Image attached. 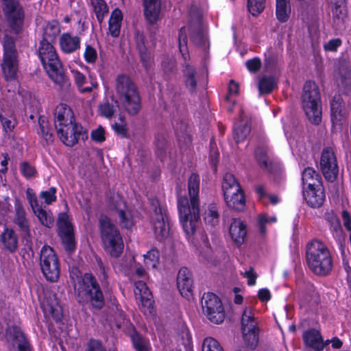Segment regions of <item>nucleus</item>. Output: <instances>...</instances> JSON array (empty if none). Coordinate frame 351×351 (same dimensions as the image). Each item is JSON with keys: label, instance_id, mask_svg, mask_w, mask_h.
Segmentation results:
<instances>
[{"label": "nucleus", "instance_id": "1", "mask_svg": "<svg viewBox=\"0 0 351 351\" xmlns=\"http://www.w3.org/2000/svg\"><path fill=\"white\" fill-rule=\"evenodd\" d=\"M199 176L196 173H193L189 177L188 181L190 203L186 197H180L178 202L180 220L185 233L188 236H191L195 233L197 223L199 219Z\"/></svg>", "mask_w": 351, "mask_h": 351}, {"label": "nucleus", "instance_id": "2", "mask_svg": "<svg viewBox=\"0 0 351 351\" xmlns=\"http://www.w3.org/2000/svg\"><path fill=\"white\" fill-rule=\"evenodd\" d=\"M38 56L49 77L61 89L67 88L70 82L63 69L55 47L51 43L42 40Z\"/></svg>", "mask_w": 351, "mask_h": 351}, {"label": "nucleus", "instance_id": "3", "mask_svg": "<svg viewBox=\"0 0 351 351\" xmlns=\"http://www.w3.org/2000/svg\"><path fill=\"white\" fill-rule=\"evenodd\" d=\"M117 102L130 114L135 115L141 108V101L137 86L127 75H119L115 80Z\"/></svg>", "mask_w": 351, "mask_h": 351}, {"label": "nucleus", "instance_id": "4", "mask_svg": "<svg viewBox=\"0 0 351 351\" xmlns=\"http://www.w3.org/2000/svg\"><path fill=\"white\" fill-rule=\"evenodd\" d=\"M306 261L313 272L326 275L332 269V261L328 247L319 240H313L306 245Z\"/></svg>", "mask_w": 351, "mask_h": 351}, {"label": "nucleus", "instance_id": "5", "mask_svg": "<svg viewBox=\"0 0 351 351\" xmlns=\"http://www.w3.org/2000/svg\"><path fill=\"white\" fill-rule=\"evenodd\" d=\"M99 222L104 250L111 256L119 257L124 248L123 239L119 230L106 215H101Z\"/></svg>", "mask_w": 351, "mask_h": 351}, {"label": "nucleus", "instance_id": "6", "mask_svg": "<svg viewBox=\"0 0 351 351\" xmlns=\"http://www.w3.org/2000/svg\"><path fill=\"white\" fill-rule=\"evenodd\" d=\"M76 280L74 287L79 302L90 301L94 307L101 308L104 304V297L93 275L86 273L82 276H77Z\"/></svg>", "mask_w": 351, "mask_h": 351}, {"label": "nucleus", "instance_id": "7", "mask_svg": "<svg viewBox=\"0 0 351 351\" xmlns=\"http://www.w3.org/2000/svg\"><path fill=\"white\" fill-rule=\"evenodd\" d=\"M3 54L1 62V68L5 80L7 82L17 84V73L19 71V54L14 39L5 34L2 39Z\"/></svg>", "mask_w": 351, "mask_h": 351}, {"label": "nucleus", "instance_id": "8", "mask_svg": "<svg viewBox=\"0 0 351 351\" xmlns=\"http://www.w3.org/2000/svg\"><path fill=\"white\" fill-rule=\"evenodd\" d=\"M319 101V93L315 84L312 82H306L303 87V108L308 120L315 125L319 124L322 121Z\"/></svg>", "mask_w": 351, "mask_h": 351}, {"label": "nucleus", "instance_id": "9", "mask_svg": "<svg viewBox=\"0 0 351 351\" xmlns=\"http://www.w3.org/2000/svg\"><path fill=\"white\" fill-rule=\"evenodd\" d=\"M40 265L45 278L51 282L58 280L60 276L59 261L54 250L45 245L40 252Z\"/></svg>", "mask_w": 351, "mask_h": 351}, {"label": "nucleus", "instance_id": "10", "mask_svg": "<svg viewBox=\"0 0 351 351\" xmlns=\"http://www.w3.org/2000/svg\"><path fill=\"white\" fill-rule=\"evenodd\" d=\"M202 308L208 319L215 323H221L225 317L223 308L220 299L215 294H204L202 300Z\"/></svg>", "mask_w": 351, "mask_h": 351}, {"label": "nucleus", "instance_id": "11", "mask_svg": "<svg viewBox=\"0 0 351 351\" xmlns=\"http://www.w3.org/2000/svg\"><path fill=\"white\" fill-rule=\"evenodd\" d=\"M320 166L322 172L327 180L332 182L337 178L339 167L336 155L332 147H326L323 150Z\"/></svg>", "mask_w": 351, "mask_h": 351}, {"label": "nucleus", "instance_id": "12", "mask_svg": "<svg viewBox=\"0 0 351 351\" xmlns=\"http://www.w3.org/2000/svg\"><path fill=\"white\" fill-rule=\"evenodd\" d=\"M27 199L34 214L37 217L39 222L47 228H51L54 224V217L52 213L49 210H45L38 204V200L36 194L32 189H27L26 190Z\"/></svg>", "mask_w": 351, "mask_h": 351}, {"label": "nucleus", "instance_id": "13", "mask_svg": "<svg viewBox=\"0 0 351 351\" xmlns=\"http://www.w3.org/2000/svg\"><path fill=\"white\" fill-rule=\"evenodd\" d=\"M152 223L156 239L162 241L169 235V224L168 217L165 210L158 206L152 215Z\"/></svg>", "mask_w": 351, "mask_h": 351}, {"label": "nucleus", "instance_id": "14", "mask_svg": "<svg viewBox=\"0 0 351 351\" xmlns=\"http://www.w3.org/2000/svg\"><path fill=\"white\" fill-rule=\"evenodd\" d=\"M3 11L13 30L18 32L23 24V12L17 0H2Z\"/></svg>", "mask_w": 351, "mask_h": 351}, {"label": "nucleus", "instance_id": "15", "mask_svg": "<svg viewBox=\"0 0 351 351\" xmlns=\"http://www.w3.org/2000/svg\"><path fill=\"white\" fill-rule=\"evenodd\" d=\"M134 294L138 302L139 307L144 314H152L154 308V301L152 293L143 281L135 283Z\"/></svg>", "mask_w": 351, "mask_h": 351}, {"label": "nucleus", "instance_id": "16", "mask_svg": "<svg viewBox=\"0 0 351 351\" xmlns=\"http://www.w3.org/2000/svg\"><path fill=\"white\" fill-rule=\"evenodd\" d=\"M110 209L119 218L120 225L124 228H131L134 221L131 213L128 210L123 199L119 195L113 197L110 205Z\"/></svg>", "mask_w": 351, "mask_h": 351}, {"label": "nucleus", "instance_id": "17", "mask_svg": "<svg viewBox=\"0 0 351 351\" xmlns=\"http://www.w3.org/2000/svg\"><path fill=\"white\" fill-rule=\"evenodd\" d=\"M335 80L339 90L343 93L351 88V64L346 61H339L335 69Z\"/></svg>", "mask_w": 351, "mask_h": 351}, {"label": "nucleus", "instance_id": "18", "mask_svg": "<svg viewBox=\"0 0 351 351\" xmlns=\"http://www.w3.org/2000/svg\"><path fill=\"white\" fill-rule=\"evenodd\" d=\"M83 128L80 125L74 123L66 127L57 130L58 135L61 141L66 146L75 145L82 135Z\"/></svg>", "mask_w": 351, "mask_h": 351}, {"label": "nucleus", "instance_id": "19", "mask_svg": "<svg viewBox=\"0 0 351 351\" xmlns=\"http://www.w3.org/2000/svg\"><path fill=\"white\" fill-rule=\"evenodd\" d=\"M75 122L72 110L66 104L57 106L54 112V123L56 130L71 125Z\"/></svg>", "mask_w": 351, "mask_h": 351}, {"label": "nucleus", "instance_id": "20", "mask_svg": "<svg viewBox=\"0 0 351 351\" xmlns=\"http://www.w3.org/2000/svg\"><path fill=\"white\" fill-rule=\"evenodd\" d=\"M177 286L180 294L186 298L192 295L193 280L190 271L186 268H181L177 276Z\"/></svg>", "mask_w": 351, "mask_h": 351}, {"label": "nucleus", "instance_id": "21", "mask_svg": "<svg viewBox=\"0 0 351 351\" xmlns=\"http://www.w3.org/2000/svg\"><path fill=\"white\" fill-rule=\"evenodd\" d=\"M6 339L8 341H12L13 346H16V351H30L24 334L17 326H11L7 329Z\"/></svg>", "mask_w": 351, "mask_h": 351}, {"label": "nucleus", "instance_id": "22", "mask_svg": "<svg viewBox=\"0 0 351 351\" xmlns=\"http://www.w3.org/2000/svg\"><path fill=\"white\" fill-rule=\"evenodd\" d=\"M303 195L306 203L313 208L321 206L325 200V193L323 186L311 188L304 187Z\"/></svg>", "mask_w": 351, "mask_h": 351}, {"label": "nucleus", "instance_id": "23", "mask_svg": "<svg viewBox=\"0 0 351 351\" xmlns=\"http://www.w3.org/2000/svg\"><path fill=\"white\" fill-rule=\"evenodd\" d=\"M14 210V223L19 227V230L23 236H29L30 228L29 221L26 217L25 210L19 199L15 200Z\"/></svg>", "mask_w": 351, "mask_h": 351}, {"label": "nucleus", "instance_id": "24", "mask_svg": "<svg viewBox=\"0 0 351 351\" xmlns=\"http://www.w3.org/2000/svg\"><path fill=\"white\" fill-rule=\"evenodd\" d=\"M229 232L233 241L240 245L244 242L246 237V224L239 219H233L230 226Z\"/></svg>", "mask_w": 351, "mask_h": 351}, {"label": "nucleus", "instance_id": "25", "mask_svg": "<svg viewBox=\"0 0 351 351\" xmlns=\"http://www.w3.org/2000/svg\"><path fill=\"white\" fill-rule=\"evenodd\" d=\"M81 40L77 36L64 33L59 39L60 49L65 53H72L80 48Z\"/></svg>", "mask_w": 351, "mask_h": 351}, {"label": "nucleus", "instance_id": "26", "mask_svg": "<svg viewBox=\"0 0 351 351\" xmlns=\"http://www.w3.org/2000/svg\"><path fill=\"white\" fill-rule=\"evenodd\" d=\"M143 5L146 19L151 23H156L160 16V0H143Z\"/></svg>", "mask_w": 351, "mask_h": 351}, {"label": "nucleus", "instance_id": "27", "mask_svg": "<svg viewBox=\"0 0 351 351\" xmlns=\"http://www.w3.org/2000/svg\"><path fill=\"white\" fill-rule=\"evenodd\" d=\"M303 339L305 344L315 350H322L324 344L319 332L315 329L307 330L303 334Z\"/></svg>", "mask_w": 351, "mask_h": 351}, {"label": "nucleus", "instance_id": "28", "mask_svg": "<svg viewBox=\"0 0 351 351\" xmlns=\"http://www.w3.org/2000/svg\"><path fill=\"white\" fill-rule=\"evenodd\" d=\"M303 188L319 187L322 186L319 174L313 168L307 167L304 169L302 175Z\"/></svg>", "mask_w": 351, "mask_h": 351}, {"label": "nucleus", "instance_id": "29", "mask_svg": "<svg viewBox=\"0 0 351 351\" xmlns=\"http://www.w3.org/2000/svg\"><path fill=\"white\" fill-rule=\"evenodd\" d=\"M1 242L3 247L10 252H15L18 247V238L12 228H5L1 234Z\"/></svg>", "mask_w": 351, "mask_h": 351}, {"label": "nucleus", "instance_id": "30", "mask_svg": "<svg viewBox=\"0 0 351 351\" xmlns=\"http://www.w3.org/2000/svg\"><path fill=\"white\" fill-rule=\"evenodd\" d=\"M123 20V14L121 11L116 8L110 14V17L108 21V30L110 34L113 37L119 36L120 34V29L121 26V22Z\"/></svg>", "mask_w": 351, "mask_h": 351}, {"label": "nucleus", "instance_id": "31", "mask_svg": "<svg viewBox=\"0 0 351 351\" xmlns=\"http://www.w3.org/2000/svg\"><path fill=\"white\" fill-rule=\"evenodd\" d=\"M232 193L230 195V199L228 198V196H224L226 204L230 208L237 210H243L245 206V200L241 188H240V190H236L235 192H232Z\"/></svg>", "mask_w": 351, "mask_h": 351}, {"label": "nucleus", "instance_id": "32", "mask_svg": "<svg viewBox=\"0 0 351 351\" xmlns=\"http://www.w3.org/2000/svg\"><path fill=\"white\" fill-rule=\"evenodd\" d=\"M240 188L239 182L232 173H227L224 175L222 182L223 196H228V198L230 199V195L233 194L232 192L240 190Z\"/></svg>", "mask_w": 351, "mask_h": 351}, {"label": "nucleus", "instance_id": "33", "mask_svg": "<svg viewBox=\"0 0 351 351\" xmlns=\"http://www.w3.org/2000/svg\"><path fill=\"white\" fill-rule=\"evenodd\" d=\"M291 10L290 0H276V15L280 22L288 21Z\"/></svg>", "mask_w": 351, "mask_h": 351}, {"label": "nucleus", "instance_id": "34", "mask_svg": "<svg viewBox=\"0 0 351 351\" xmlns=\"http://www.w3.org/2000/svg\"><path fill=\"white\" fill-rule=\"evenodd\" d=\"M183 75L186 88L191 92L194 91L197 83V73L194 67L186 64L183 69Z\"/></svg>", "mask_w": 351, "mask_h": 351}, {"label": "nucleus", "instance_id": "35", "mask_svg": "<svg viewBox=\"0 0 351 351\" xmlns=\"http://www.w3.org/2000/svg\"><path fill=\"white\" fill-rule=\"evenodd\" d=\"M331 121L333 125H340L343 118L342 103L340 98L335 97L331 101Z\"/></svg>", "mask_w": 351, "mask_h": 351}, {"label": "nucleus", "instance_id": "36", "mask_svg": "<svg viewBox=\"0 0 351 351\" xmlns=\"http://www.w3.org/2000/svg\"><path fill=\"white\" fill-rule=\"evenodd\" d=\"M241 328H258V322L254 317V310L251 306H246L241 319Z\"/></svg>", "mask_w": 351, "mask_h": 351}, {"label": "nucleus", "instance_id": "37", "mask_svg": "<svg viewBox=\"0 0 351 351\" xmlns=\"http://www.w3.org/2000/svg\"><path fill=\"white\" fill-rule=\"evenodd\" d=\"M241 331L245 343L252 349L255 348L258 342V328H241Z\"/></svg>", "mask_w": 351, "mask_h": 351}, {"label": "nucleus", "instance_id": "38", "mask_svg": "<svg viewBox=\"0 0 351 351\" xmlns=\"http://www.w3.org/2000/svg\"><path fill=\"white\" fill-rule=\"evenodd\" d=\"M60 23L56 21H52L45 26L43 40H46L51 43L60 34Z\"/></svg>", "mask_w": 351, "mask_h": 351}, {"label": "nucleus", "instance_id": "39", "mask_svg": "<svg viewBox=\"0 0 351 351\" xmlns=\"http://www.w3.org/2000/svg\"><path fill=\"white\" fill-rule=\"evenodd\" d=\"M71 73L73 74L75 84H77L81 93H90L94 88H97V83H93L90 86H84V85L86 83V78L85 75L77 70H72Z\"/></svg>", "mask_w": 351, "mask_h": 351}, {"label": "nucleus", "instance_id": "40", "mask_svg": "<svg viewBox=\"0 0 351 351\" xmlns=\"http://www.w3.org/2000/svg\"><path fill=\"white\" fill-rule=\"evenodd\" d=\"M93 10L97 19L101 23L108 13V7L104 0H90Z\"/></svg>", "mask_w": 351, "mask_h": 351}, {"label": "nucleus", "instance_id": "41", "mask_svg": "<svg viewBox=\"0 0 351 351\" xmlns=\"http://www.w3.org/2000/svg\"><path fill=\"white\" fill-rule=\"evenodd\" d=\"M57 224L59 235L73 232V226L66 213H61L59 214Z\"/></svg>", "mask_w": 351, "mask_h": 351}, {"label": "nucleus", "instance_id": "42", "mask_svg": "<svg viewBox=\"0 0 351 351\" xmlns=\"http://www.w3.org/2000/svg\"><path fill=\"white\" fill-rule=\"evenodd\" d=\"M203 216L205 222L212 226H215L219 222L218 210L214 204H210L208 206Z\"/></svg>", "mask_w": 351, "mask_h": 351}, {"label": "nucleus", "instance_id": "43", "mask_svg": "<svg viewBox=\"0 0 351 351\" xmlns=\"http://www.w3.org/2000/svg\"><path fill=\"white\" fill-rule=\"evenodd\" d=\"M250 126L247 123H237L234 128V138L237 143L244 141L250 132Z\"/></svg>", "mask_w": 351, "mask_h": 351}, {"label": "nucleus", "instance_id": "44", "mask_svg": "<svg viewBox=\"0 0 351 351\" xmlns=\"http://www.w3.org/2000/svg\"><path fill=\"white\" fill-rule=\"evenodd\" d=\"M334 16L340 19L346 15L344 0H328Z\"/></svg>", "mask_w": 351, "mask_h": 351}, {"label": "nucleus", "instance_id": "45", "mask_svg": "<svg viewBox=\"0 0 351 351\" xmlns=\"http://www.w3.org/2000/svg\"><path fill=\"white\" fill-rule=\"evenodd\" d=\"M275 79L272 77H264L261 79L258 84V89L261 94L271 93L276 86Z\"/></svg>", "mask_w": 351, "mask_h": 351}, {"label": "nucleus", "instance_id": "46", "mask_svg": "<svg viewBox=\"0 0 351 351\" xmlns=\"http://www.w3.org/2000/svg\"><path fill=\"white\" fill-rule=\"evenodd\" d=\"M255 157L262 168L268 169L271 166V161L267 155V149L264 147H258L255 150Z\"/></svg>", "mask_w": 351, "mask_h": 351}, {"label": "nucleus", "instance_id": "47", "mask_svg": "<svg viewBox=\"0 0 351 351\" xmlns=\"http://www.w3.org/2000/svg\"><path fill=\"white\" fill-rule=\"evenodd\" d=\"M276 220L275 216H269L266 213L260 214L257 218L259 232L264 235L266 233V224L274 223Z\"/></svg>", "mask_w": 351, "mask_h": 351}, {"label": "nucleus", "instance_id": "48", "mask_svg": "<svg viewBox=\"0 0 351 351\" xmlns=\"http://www.w3.org/2000/svg\"><path fill=\"white\" fill-rule=\"evenodd\" d=\"M137 47L140 53L143 65L146 70H148L152 65V58L151 55L147 53L143 43H138Z\"/></svg>", "mask_w": 351, "mask_h": 351}, {"label": "nucleus", "instance_id": "49", "mask_svg": "<svg viewBox=\"0 0 351 351\" xmlns=\"http://www.w3.org/2000/svg\"><path fill=\"white\" fill-rule=\"evenodd\" d=\"M202 351H223L220 343L213 337L204 339L202 346Z\"/></svg>", "mask_w": 351, "mask_h": 351}, {"label": "nucleus", "instance_id": "50", "mask_svg": "<svg viewBox=\"0 0 351 351\" xmlns=\"http://www.w3.org/2000/svg\"><path fill=\"white\" fill-rule=\"evenodd\" d=\"M66 251L71 253L75 250L76 244L73 232L59 235Z\"/></svg>", "mask_w": 351, "mask_h": 351}, {"label": "nucleus", "instance_id": "51", "mask_svg": "<svg viewBox=\"0 0 351 351\" xmlns=\"http://www.w3.org/2000/svg\"><path fill=\"white\" fill-rule=\"evenodd\" d=\"M179 49L183 58L187 60L189 58L188 48L186 46V35L184 27H182L179 32L178 36Z\"/></svg>", "mask_w": 351, "mask_h": 351}, {"label": "nucleus", "instance_id": "52", "mask_svg": "<svg viewBox=\"0 0 351 351\" xmlns=\"http://www.w3.org/2000/svg\"><path fill=\"white\" fill-rule=\"evenodd\" d=\"M265 0H248L247 7L249 12L253 15L256 16L262 12L265 8Z\"/></svg>", "mask_w": 351, "mask_h": 351}, {"label": "nucleus", "instance_id": "53", "mask_svg": "<svg viewBox=\"0 0 351 351\" xmlns=\"http://www.w3.org/2000/svg\"><path fill=\"white\" fill-rule=\"evenodd\" d=\"M329 223L333 236L339 241H341L342 239V228L339 220L336 216H332L329 219Z\"/></svg>", "mask_w": 351, "mask_h": 351}, {"label": "nucleus", "instance_id": "54", "mask_svg": "<svg viewBox=\"0 0 351 351\" xmlns=\"http://www.w3.org/2000/svg\"><path fill=\"white\" fill-rule=\"evenodd\" d=\"M144 257L145 263L147 267L155 268L158 263L159 252L156 250H151Z\"/></svg>", "mask_w": 351, "mask_h": 351}, {"label": "nucleus", "instance_id": "55", "mask_svg": "<svg viewBox=\"0 0 351 351\" xmlns=\"http://www.w3.org/2000/svg\"><path fill=\"white\" fill-rule=\"evenodd\" d=\"M20 170L23 176L27 179L36 177L37 173L35 167L27 162H23L20 165Z\"/></svg>", "mask_w": 351, "mask_h": 351}, {"label": "nucleus", "instance_id": "56", "mask_svg": "<svg viewBox=\"0 0 351 351\" xmlns=\"http://www.w3.org/2000/svg\"><path fill=\"white\" fill-rule=\"evenodd\" d=\"M202 243L199 244L197 250L200 255L204 258H208L212 254V249L206 237H202Z\"/></svg>", "mask_w": 351, "mask_h": 351}, {"label": "nucleus", "instance_id": "57", "mask_svg": "<svg viewBox=\"0 0 351 351\" xmlns=\"http://www.w3.org/2000/svg\"><path fill=\"white\" fill-rule=\"evenodd\" d=\"M162 68L164 73L170 75L176 69V60L173 58L165 57L162 61Z\"/></svg>", "mask_w": 351, "mask_h": 351}, {"label": "nucleus", "instance_id": "58", "mask_svg": "<svg viewBox=\"0 0 351 351\" xmlns=\"http://www.w3.org/2000/svg\"><path fill=\"white\" fill-rule=\"evenodd\" d=\"M191 40L193 43L198 47L208 46V40L205 33L203 31H198L193 33L191 35Z\"/></svg>", "mask_w": 351, "mask_h": 351}, {"label": "nucleus", "instance_id": "59", "mask_svg": "<svg viewBox=\"0 0 351 351\" xmlns=\"http://www.w3.org/2000/svg\"><path fill=\"white\" fill-rule=\"evenodd\" d=\"M132 341L136 351H149V342L139 335H134Z\"/></svg>", "mask_w": 351, "mask_h": 351}, {"label": "nucleus", "instance_id": "60", "mask_svg": "<svg viewBox=\"0 0 351 351\" xmlns=\"http://www.w3.org/2000/svg\"><path fill=\"white\" fill-rule=\"evenodd\" d=\"M239 94V84L234 80H230L228 86V94L226 96V101L234 103V96Z\"/></svg>", "mask_w": 351, "mask_h": 351}, {"label": "nucleus", "instance_id": "61", "mask_svg": "<svg viewBox=\"0 0 351 351\" xmlns=\"http://www.w3.org/2000/svg\"><path fill=\"white\" fill-rule=\"evenodd\" d=\"M84 57L87 63H95L97 60V53L96 49L92 46L87 45L84 53Z\"/></svg>", "mask_w": 351, "mask_h": 351}, {"label": "nucleus", "instance_id": "62", "mask_svg": "<svg viewBox=\"0 0 351 351\" xmlns=\"http://www.w3.org/2000/svg\"><path fill=\"white\" fill-rule=\"evenodd\" d=\"M56 188L51 187L49 191H42L40 193V197L44 199L46 204L49 205L56 200Z\"/></svg>", "mask_w": 351, "mask_h": 351}, {"label": "nucleus", "instance_id": "63", "mask_svg": "<svg viewBox=\"0 0 351 351\" xmlns=\"http://www.w3.org/2000/svg\"><path fill=\"white\" fill-rule=\"evenodd\" d=\"M113 105L106 102L101 104L99 107V114L106 118H111L114 113Z\"/></svg>", "mask_w": 351, "mask_h": 351}, {"label": "nucleus", "instance_id": "64", "mask_svg": "<svg viewBox=\"0 0 351 351\" xmlns=\"http://www.w3.org/2000/svg\"><path fill=\"white\" fill-rule=\"evenodd\" d=\"M40 130L38 132V134L46 141L48 144L53 141V136L49 130L44 124V121H39Z\"/></svg>", "mask_w": 351, "mask_h": 351}]
</instances>
